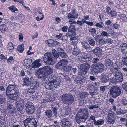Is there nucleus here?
<instances>
[{"label": "nucleus", "instance_id": "1", "mask_svg": "<svg viewBox=\"0 0 127 127\" xmlns=\"http://www.w3.org/2000/svg\"><path fill=\"white\" fill-rule=\"evenodd\" d=\"M6 95L8 98L12 100L17 99L20 96L19 89L15 84H10L7 87Z\"/></svg>", "mask_w": 127, "mask_h": 127}, {"label": "nucleus", "instance_id": "2", "mask_svg": "<svg viewBox=\"0 0 127 127\" xmlns=\"http://www.w3.org/2000/svg\"><path fill=\"white\" fill-rule=\"evenodd\" d=\"M53 72L52 67L50 66H46L38 69L37 72L38 74L37 77L42 79L46 78L48 77L49 75Z\"/></svg>", "mask_w": 127, "mask_h": 127}, {"label": "nucleus", "instance_id": "3", "mask_svg": "<svg viewBox=\"0 0 127 127\" xmlns=\"http://www.w3.org/2000/svg\"><path fill=\"white\" fill-rule=\"evenodd\" d=\"M78 110L75 117L76 121L78 123L84 122L86 120L89 116L88 110L85 108Z\"/></svg>", "mask_w": 127, "mask_h": 127}, {"label": "nucleus", "instance_id": "4", "mask_svg": "<svg viewBox=\"0 0 127 127\" xmlns=\"http://www.w3.org/2000/svg\"><path fill=\"white\" fill-rule=\"evenodd\" d=\"M56 79L53 83H45L44 85L45 88L52 91L58 89L60 87V79L59 77H57Z\"/></svg>", "mask_w": 127, "mask_h": 127}, {"label": "nucleus", "instance_id": "5", "mask_svg": "<svg viewBox=\"0 0 127 127\" xmlns=\"http://www.w3.org/2000/svg\"><path fill=\"white\" fill-rule=\"evenodd\" d=\"M110 96L113 98H116L120 95L122 93L121 87L115 86L111 87L109 92Z\"/></svg>", "mask_w": 127, "mask_h": 127}, {"label": "nucleus", "instance_id": "6", "mask_svg": "<svg viewBox=\"0 0 127 127\" xmlns=\"http://www.w3.org/2000/svg\"><path fill=\"white\" fill-rule=\"evenodd\" d=\"M61 100L64 104L70 105L74 100L73 96L69 94H65L61 95Z\"/></svg>", "mask_w": 127, "mask_h": 127}, {"label": "nucleus", "instance_id": "7", "mask_svg": "<svg viewBox=\"0 0 127 127\" xmlns=\"http://www.w3.org/2000/svg\"><path fill=\"white\" fill-rule=\"evenodd\" d=\"M44 61L47 64L53 65L55 63L54 61V58L52 55L50 53H45L43 57Z\"/></svg>", "mask_w": 127, "mask_h": 127}, {"label": "nucleus", "instance_id": "8", "mask_svg": "<svg viewBox=\"0 0 127 127\" xmlns=\"http://www.w3.org/2000/svg\"><path fill=\"white\" fill-rule=\"evenodd\" d=\"M23 123L26 127H37V126L36 121L33 119L27 118L24 121Z\"/></svg>", "mask_w": 127, "mask_h": 127}, {"label": "nucleus", "instance_id": "9", "mask_svg": "<svg viewBox=\"0 0 127 127\" xmlns=\"http://www.w3.org/2000/svg\"><path fill=\"white\" fill-rule=\"evenodd\" d=\"M105 67L103 64L101 62H98L96 66L92 69L96 73L103 72L105 69Z\"/></svg>", "mask_w": 127, "mask_h": 127}, {"label": "nucleus", "instance_id": "10", "mask_svg": "<svg viewBox=\"0 0 127 127\" xmlns=\"http://www.w3.org/2000/svg\"><path fill=\"white\" fill-rule=\"evenodd\" d=\"M80 67V69L78 72L84 74H86L87 73V71L90 68V66L89 64L86 62L81 64Z\"/></svg>", "mask_w": 127, "mask_h": 127}, {"label": "nucleus", "instance_id": "11", "mask_svg": "<svg viewBox=\"0 0 127 127\" xmlns=\"http://www.w3.org/2000/svg\"><path fill=\"white\" fill-rule=\"evenodd\" d=\"M60 123L62 127H71L72 126L71 121L67 118L62 119Z\"/></svg>", "mask_w": 127, "mask_h": 127}, {"label": "nucleus", "instance_id": "12", "mask_svg": "<svg viewBox=\"0 0 127 127\" xmlns=\"http://www.w3.org/2000/svg\"><path fill=\"white\" fill-rule=\"evenodd\" d=\"M18 100H17V101L16 102L15 104L17 107H18L19 108H20L18 111L21 113L22 110L23 109V108L24 106L25 101L24 99L21 98H18Z\"/></svg>", "mask_w": 127, "mask_h": 127}, {"label": "nucleus", "instance_id": "13", "mask_svg": "<svg viewBox=\"0 0 127 127\" xmlns=\"http://www.w3.org/2000/svg\"><path fill=\"white\" fill-rule=\"evenodd\" d=\"M33 80V77H30L29 78L28 77L25 78L23 79V85L27 87L32 85Z\"/></svg>", "mask_w": 127, "mask_h": 127}, {"label": "nucleus", "instance_id": "14", "mask_svg": "<svg viewBox=\"0 0 127 127\" xmlns=\"http://www.w3.org/2000/svg\"><path fill=\"white\" fill-rule=\"evenodd\" d=\"M68 63L67 60L66 59H64L60 60L56 64V66L57 67L63 68L67 65Z\"/></svg>", "mask_w": 127, "mask_h": 127}, {"label": "nucleus", "instance_id": "15", "mask_svg": "<svg viewBox=\"0 0 127 127\" xmlns=\"http://www.w3.org/2000/svg\"><path fill=\"white\" fill-rule=\"evenodd\" d=\"M114 75L117 82H120L123 80V75L120 71L117 72Z\"/></svg>", "mask_w": 127, "mask_h": 127}, {"label": "nucleus", "instance_id": "16", "mask_svg": "<svg viewBox=\"0 0 127 127\" xmlns=\"http://www.w3.org/2000/svg\"><path fill=\"white\" fill-rule=\"evenodd\" d=\"M76 29L75 26L72 25L69 26L68 29V33L66 34L67 36L71 35V34L75 35Z\"/></svg>", "mask_w": 127, "mask_h": 127}, {"label": "nucleus", "instance_id": "17", "mask_svg": "<svg viewBox=\"0 0 127 127\" xmlns=\"http://www.w3.org/2000/svg\"><path fill=\"white\" fill-rule=\"evenodd\" d=\"M91 52L97 56H101L102 54V51L99 47H96L91 51Z\"/></svg>", "mask_w": 127, "mask_h": 127}, {"label": "nucleus", "instance_id": "18", "mask_svg": "<svg viewBox=\"0 0 127 127\" xmlns=\"http://www.w3.org/2000/svg\"><path fill=\"white\" fill-rule=\"evenodd\" d=\"M100 77L101 81L102 83H105L107 82L109 80L108 76L105 73L101 74Z\"/></svg>", "mask_w": 127, "mask_h": 127}, {"label": "nucleus", "instance_id": "19", "mask_svg": "<svg viewBox=\"0 0 127 127\" xmlns=\"http://www.w3.org/2000/svg\"><path fill=\"white\" fill-rule=\"evenodd\" d=\"M79 75H80V76L81 77V81H82V84L86 81H87L86 82V84H88V82L87 81V78L88 77L87 76L86 74H84L82 73H80V72H78Z\"/></svg>", "mask_w": 127, "mask_h": 127}, {"label": "nucleus", "instance_id": "20", "mask_svg": "<svg viewBox=\"0 0 127 127\" xmlns=\"http://www.w3.org/2000/svg\"><path fill=\"white\" fill-rule=\"evenodd\" d=\"M58 52L60 56L62 58L66 57L67 55L65 52L61 48H59L58 49Z\"/></svg>", "mask_w": 127, "mask_h": 127}, {"label": "nucleus", "instance_id": "21", "mask_svg": "<svg viewBox=\"0 0 127 127\" xmlns=\"http://www.w3.org/2000/svg\"><path fill=\"white\" fill-rule=\"evenodd\" d=\"M105 64L107 67H110L113 65L114 63L110 59H106L105 61Z\"/></svg>", "mask_w": 127, "mask_h": 127}, {"label": "nucleus", "instance_id": "22", "mask_svg": "<svg viewBox=\"0 0 127 127\" xmlns=\"http://www.w3.org/2000/svg\"><path fill=\"white\" fill-rule=\"evenodd\" d=\"M81 44L82 47L87 50H90L92 49L87 42L83 41L81 42Z\"/></svg>", "mask_w": 127, "mask_h": 127}, {"label": "nucleus", "instance_id": "23", "mask_svg": "<svg viewBox=\"0 0 127 127\" xmlns=\"http://www.w3.org/2000/svg\"><path fill=\"white\" fill-rule=\"evenodd\" d=\"M40 62V60L39 59L36 60L32 63V67L34 68L38 67L41 65V64L39 63Z\"/></svg>", "mask_w": 127, "mask_h": 127}, {"label": "nucleus", "instance_id": "24", "mask_svg": "<svg viewBox=\"0 0 127 127\" xmlns=\"http://www.w3.org/2000/svg\"><path fill=\"white\" fill-rule=\"evenodd\" d=\"M46 43L48 44V45L50 47H53L55 44L57 43V42L54 41L53 40L51 39H49L48 40H46Z\"/></svg>", "mask_w": 127, "mask_h": 127}, {"label": "nucleus", "instance_id": "25", "mask_svg": "<svg viewBox=\"0 0 127 127\" xmlns=\"http://www.w3.org/2000/svg\"><path fill=\"white\" fill-rule=\"evenodd\" d=\"M32 83V85L35 88V89L37 90V88L39 86L40 84L38 80L37 79L34 80L33 79Z\"/></svg>", "mask_w": 127, "mask_h": 127}, {"label": "nucleus", "instance_id": "26", "mask_svg": "<svg viewBox=\"0 0 127 127\" xmlns=\"http://www.w3.org/2000/svg\"><path fill=\"white\" fill-rule=\"evenodd\" d=\"M121 51L124 54L127 53V44L123 43L121 46Z\"/></svg>", "mask_w": 127, "mask_h": 127}, {"label": "nucleus", "instance_id": "27", "mask_svg": "<svg viewBox=\"0 0 127 127\" xmlns=\"http://www.w3.org/2000/svg\"><path fill=\"white\" fill-rule=\"evenodd\" d=\"M26 113L28 114H32L34 112L35 110L34 107H31L26 108Z\"/></svg>", "mask_w": 127, "mask_h": 127}, {"label": "nucleus", "instance_id": "28", "mask_svg": "<svg viewBox=\"0 0 127 127\" xmlns=\"http://www.w3.org/2000/svg\"><path fill=\"white\" fill-rule=\"evenodd\" d=\"M116 119V117H107V122L109 124H112L115 121Z\"/></svg>", "mask_w": 127, "mask_h": 127}, {"label": "nucleus", "instance_id": "29", "mask_svg": "<svg viewBox=\"0 0 127 127\" xmlns=\"http://www.w3.org/2000/svg\"><path fill=\"white\" fill-rule=\"evenodd\" d=\"M116 114L111 109H110L108 112V114L107 117H116Z\"/></svg>", "mask_w": 127, "mask_h": 127}, {"label": "nucleus", "instance_id": "30", "mask_svg": "<svg viewBox=\"0 0 127 127\" xmlns=\"http://www.w3.org/2000/svg\"><path fill=\"white\" fill-rule=\"evenodd\" d=\"M72 68V67L71 66L67 65L62 68L63 70L66 72L70 71L71 70Z\"/></svg>", "mask_w": 127, "mask_h": 127}, {"label": "nucleus", "instance_id": "31", "mask_svg": "<svg viewBox=\"0 0 127 127\" xmlns=\"http://www.w3.org/2000/svg\"><path fill=\"white\" fill-rule=\"evenodd\" d=\"M116 113L117 115H122L126 113V111L125 110H123L120 109L116 111Z\"/></svg>", "mask_w": 127, "mask_h": 127}, {"label": "nucleus", "instance_id": "32", "mask_svg": "<svg viewBox=\"0 0 127 127\" xmlns=\"http://www.w3.org/2000/svg\"><path fill=\"white\" fill-rule=\"evenodd\" d=\"M87 41L90 45L92 46H94L95 45V41L93 39L89 38H88Z\"/></svg>", "mask_w": 127, "mask_h": 127}, {"label": "nucleus", "instance_id": "33", "mask_svg": "<svg viewBox=\"0 0 127 127\" xmlns=\"http://www.w3.org/2000/svg\"><path fill=\"white\" fill-rule=\"evenodd\" d=\"M119 68H118L114 67V66H113L110 69V71L114 75L117 72H118L119 71Z\"/></svg>", "mask_w": 127, "mask_h": 127}, {"label": "nucleus", "instance_id": "34", "mask_svg": "<svg viewBox=\"0 0 127 127\" xmlns=\"http://www.w3.org/2000/svg\"><path fill=\"white\" fill-rule=\"evenodd\" d=\"M104 120L103 119H100L96 121L94 123V125L95 126L101 125L103 124L104 123Z\"/></svg>", "mask_w": 127, "mask_h": 127}, {"label": "nucleus", "instance_id": "35", "mask_svg": "<svg viewBox=\"0 0 127 127\" xmlns=\"http://www.w3.org/2000/svg\"><path fill=\"white\" fill-rule=\"evenodd\" d=\"M79 103L81 106L84 105L86 102V101L84 99L80 98L78 99Z\"/></svg>", "mask_w": 127, "mask_h": 127}, {"label": "nucleus", "instance_id": "36", "mask_svg": "<svg viewBox=\"0 0 127 127\" xmlns=\"http://www.w3.org/2000/svg\"><path fill=\"white\" fill-rule=\"evenodd\" d=\"M89 32L92 35L94 36L96 34V29L95 28H92L89 30Z\"/></svg>", "mask_w": 127, "mask_h": 127}, {"label": "nucleus", "instance_id": "37", "mask_svg": "<svg viewBox=\"0 0 127 127\" xmlns=\"http://www.w3.org/2000/svg\"><path fill=\"white\" fill-rule=\"evenodd\" d=\"M56 78L57 77H56L53 75H52L49 77L48 80L50 82V83H53L56 80Z\"/></svg>", "mask_w": 127, "mask_h": 127}, {"label": "nucleus", "instance_id": "38", "mask_svg": "<svg viewBox=\"0 0 127 127\" xmlns=\"http://www.w3.org/2000/svg\"><path fill=\"white\" fill-rule=\"evenodd\" d=\"M36 90H37L33 87L32 88L28 89L27 91V93L29 95H32L35 92V91Z\"/></svg>", "mask_w": 127, "mask_h": 127}, {"label": "nucleus", "instance_id": "39", "mask_svg": "<svg viewBox=\"0 0 127 127\" xmlns=\"http://www.w3.org/2000/svg\"><path fill=\"white\" fill-rule=\"evenodd\" d=\"M80 75H78L77 76L74 80V82H76L77 84H82V81L81 80Z\"/></svg>", "mask_w": 127, "mask_h": 127}, {"label": "nucleus", "instance_id": "40", "mask_svg": "<svg viewBox=\"0 0 127 127\" xmlns=\"http://www.w3.org/2000/svg\"><path fill=\"white\" fill-rule=\"evenodd\" d=\"M89 95L86 92H83L80 93L79 94L80 97L81 98L86 97Z\"/></svg>", "mask_w": 127, "mask_h": 127}, {"label": "nucleus", "instance_id": "41", "mask_svg": "<svg viewBox=\"0 0 127 127\" xmlns=\"http://www.w3.org/2000/svg\"><path fill=\"white\" fill-rule=\"evenodd\" d=\"M94 38L96 41L98 42L102 41L103 40L102 38V36L100 35H97Z\"/></svg>", "mask_w": 127, "mask_h": 127}, {"label": "nucleus", "instance_id": "42", "mask_svg": "<svg viewBox=\"0 0 127 127\" xmlns=\"http://www.w3.org/2000/svg\"><path fill=\"white\" fill-rule=\"evenodd\" d=\"M46 115L48 118H49L52 117V111L48 110L45 112Z\"/></svg>", "mask_w": 127, "mask_h": 127}, {"label": "nucleus", "instance_id": "43", "mask_svg": "<svg viewBox=\"0 0 127 127\" xmlns=\"http://www.w3.org/2000/svg\"><path fill=\"white\" fill-rule=\"evenodd\" d=\"M24 50V45H23L21 44L18 46L17 50L20 52L21 53L23 52Z\"/></svg>", "mask_w": 127, "mask_h": 127}, {"label": "nucleus", "instance_id": "44", "mask_svg": "<svg viewBox=\"0 0 127 127\" xmlns=\"http://www.w3.org/2000/svg\"><path fill=\"white\" fill-rule=\"evenodd\" d=\"M81 54V52L80 51L77 49L75 48L72 52L73 55L77 56Z\"/></svg>", "mask_w": 127, "mask_h": 127}, {"label": "nucleus", "instance_id": "45", "mask_svg": "<svg viewBox=\"0 0 127 127\" xmlns=\"http://www.w3.org/2000/svg\"><path fill=\"white\" fill-rule=\"evenodd\" d=\"M64 108V110H65V114L66 115H68L70 112V108L68 106H67Z\"/></svg>", "mask_w": 127, "mask_h": 127}, {"label": "nucleus", "instance_id": "46", "mask_svg": "<svg viewBox=\"0 0 127 127\" xmlns=\"http://www.w3.org/2000/svg\"><path fill=\"white\" fill-rule=\"evenodd\" d=\"M58 108L55 107H52V111L54 116L56 118L58 116V114L57 113V110Z\"/></svg>", "mask_w": 127, "mask_h": 127}, {"label": "nucleus", "instance_id": "47", "mask_svg": "<svg viewBox=\"0 0 127 127\" xmlns=\"http://www.w3.org/2000/svg\"><path fill=\"white\" fill-rule=\"evenodd\" d=\"M32 62L30 59H27L24 60V63L25 65L29 66Z\"/></svg>", "mask_w": 127, "mask_h": 127}, {"label": "nucleus", "instance_id": "48", "mask_svg": "<svg viewBox=\"0 0 127 127\" xmlns=\"http://www.w3.org/2000/svg\"><path fill=\"white\" fill-rule=\"evenodd\" d=\"M100 35L102 38L104 37H108L109 36L108 33L105 31H103L101 33Z\"/></svg>", "mask_w": 127, "mask_h": 127}, {"label": "nucleus", "instance_id": "49", "mask_svg": "<svg viewBox=\"0 0 127 127\" xmlns=\"http://www.w3.org/2000/svg\"><path fill=\"white\" fill-rule=\"evenodd\" d=\"M71 35H68V36H67L68 37H70V40H73L72 42H75L74 41L75 40H77V37H75V35L71 34Z\"/></svg>", "mask_w": 127, "mask_h": 127}, {"label": "nucleus", "instance_id": "50", "mask_svg": "<svg viewBox=\"0 0 127 127\" xmlns=\"http://www.w3.org/2000/svg\"><path fill=\"white\" fill-rule=\"evenodd\" d=\"M82 53L84 55V57H85V59H86L87 61H88L91 60V57L90 55L87 54L85 52L84 53L82 52Z\"/></svg>", "mask_w": 127, "mask_h": 127}, {"label": "nucleus", "instance_id": "51", "mask_svg": "<svg viewBox=\"0 0 127 127\" xmlns=\"http://www.w3.org/2000/svg\"><path fill=\"white\" fill-rule=\"evenodd\" d=\"M85 20L83 19L81 21L78 20L76 22V23L79 25V27H80L83 25V24L85 23Z\"/></svg>", "mask_w": 127, "mask_h": 127}, {"label": "nucleus", "instance_id": "52", "mask_svg": "<svg viewBox=\"0 0 127 127\" xmlns=\"http://www.w3.org/2000/svg\"><path fill=\"white\" fill-rule=\"evenodd\" d=\"M6 101L5 97L0 95V104L4 103Z\"/></svg>", "mask_w": 127, "mask_h": 127}, {"label": "nucleus", "instance_id": "53", "mask_svg": "<svg viewBox=\"0 0 127 127\" xmlns=\"http://www.w3.org/2000/svg\"><path fill=\"white\" fill-rule=\"evenodd\" d=\"M105 43L106 44H110L113 43V41L110 38L106 39L104 41Z\"/></svg>", "mask_w": 127, "mask_h": 127}, {"label": "nucleus", "instance_id": "54", "mask_svg": "<svg viewBox=\"0 0 127 127\" xmlns=\"http://www.w3.org/2000/svg\"><path fill=\"white\" fill-rule=\"evenodd\" d=\"M115 64L118 68H120L122 67L123 65L122 63L120 62L119 61H116Z\"/></svg>", "mask_w": 127, "mask_h": 127}, {"label": "nucleus", "instance_id": "55", "mask_svg": "<svg viewBox=\"0 0 127 127\" xmlns=\"http://www.w3.org/2000/svg\"><path fill=\"white\" fill-rule=\"evenodd\" d=\"M26 108L31 107H34L33 103L31 102H27L26 105Z\"/></svg>", "mask_w": 127, "mask_h": 127}, {"label": "nucleus", "instance_id": "56", "mask_svg": "<svg viewBox=\"0 0 127 127\" xmlns=\"http://www.w3.org/2000/svg\"><path fill=\"white\" fill-rule=\"evenodd\" d=\"M104 24L102 22L97 23L95 24V26L97 27L102 28L103 27Z\"/></svg>", "mask_w": 127, "mask_h": 127}, {"label": "nucleus", "instance_id": "57", "mask_svg": "<svg viewBox=\"0 0 127 127\" xmlns=\"http://www.w3.org/2000/svg\"><path fill=\"white\" fill-rule=\"evenodd\" d=\"M0 28L1 29V31H5L7 29V27L5 24L1 25Z\"/></svg>", "mask_w": 127, "mask_h": 127}, {"label": "nucleus", "instance_id": "58", "mask_svg": "<svg viewBox=\"0 0 127 127\" xmlns=\"http://www.w3.org/2000/svg\"><path fill=\"white\" fill-rule=\"evenodd\" d=\"M88 85L87 87V89L88 90L89 89L91 91H93L94 88V86L91 84H88Z\"/></svg>", "mask_w": 127, "mask_h": 127}, {"label": "nucleus", "instance_id": "59", "mask_svg": "<svg viewBox=\"0 0 127 127\" xmlns=\"http://www.w3.org/2000/svg\"><path fill=\"white\" fill-rule=\"evenodd\" d=\"M72 14L76 18H77L78 16V14L76 12V10H72Z\"/></svg>", "mask_w": 127, "mask_h": 127}, {"label": "nucleus", "instance_id": "60", "mask_svg": "<svg viewBox=\"0 0 127 127\" xmlns=\"http://www.w3.org/2000/svg\"><path fill=\"white\" fill-rule=\"evenodd\" d=\"M67 17L68 19H72L73 20H74L76 18L71 13H70L68 14Z\"/></svg>", "mask_w": 127, "mask_h": 127}, {"label": "nucleus", "instance_id": "61", "mask_svg": "<svg viewBox=\"0 0 127 127\" xmlns=\"http://www.w3.org/2000/svg\"><path fill=\"white\" fill-rule=\"evenodd\" d=\"M107 86H101L100 88V91L101 93H103L105 90V89L107 88Z\"/></svg>", "mask_w": 127, "mask_h": 127}, {"label": "nucleus", "instance_id": "62", "mask_svg": "<svg viewBox=\"0 0 127 127\" xmlns=\"http://www.w3.org/2000/svg\"><path fill=\"white\" fill-rule=\"evenodd\" d=\"M99 60V58H93L92 61L94 64H95L98 62Z\"/></svg>", "mask_w": 127, "mask_h": 127}, {"label": "nucleus", "instance_id": "63", "mask_svg": "<svg viewBox=\"0 0 127 127\" xmlns=\"http://www.w3.org/2000/svg\"><path fill=\"white\" fill-rule=\"evenodd\" d=\"M68 28V26H66L62 27V30L64 32H67Z\"/></svg>", "mask_w": 127, "mask_h": 127}, {"label": "nucleus", "instance_id": "64", "mask_svg": "<svg viewBox=\"0 0 127 127\" xmlns=\"http://www.w3.org/2000/svg\"><path fill=\"white\" fill-rule=\"evenodd\" d=\"M122 88L127 92V83H126L122 85Z\"/></svg>", "mask_w": 127, "mask_h": 127}]
</instances>
